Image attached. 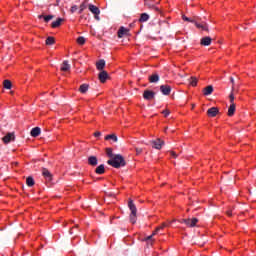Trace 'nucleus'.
Returning <instances> with one entry per match:
<instances>
[{
	"label": "nucleus",
	"mask_w": 256,
	"mask_h": 256,
	"mask_svg": "<svg viewBox=\"0 0 256 256\" xmlns=\"http://www.w3.org/2000/svg\"><path fill=\"white\" fill-rule=\"evenodd\" d=\"M87 9V5L85 4V2H83L81 5H80V9L78 11L79 15H81V13H83L84 10Z\"/></svg>",
	"instance_id": "obj_36"
},
{
	"label": "nucleus",
	"mask_w": 256,
	"mask_h": 256,
	"mask_svg": "<svg viewBox=\"0 0 256 256\" xmlns=\"http://www.w3.org/2000/svg\"><path fill=\"white\" fill-rule=\"evenodd\" d=\"M106 155L107 157H109L110 159H113V157H115L113 155V148H106Z\"/></svg>",
	"instance_id": "obj_34"
},
{
	"label": "nucleus",
	"mask_w": 256,
	"mask_h": 256,
	"mask_svg": "<svg viewBox=\"0 0 256 256\" xmlns=\"http://www.w3.org/2000/svg\"><path fill=\"white\" fill-rule=\"evenodd\" d=\"M149 19V14L142 13L139 18V23H146V21Z\"/></svg>",
	"instance_id": "obj_27"
},
{
	"label": "nucleus",
	"mask_w": 256,
	"mask_h": 256,
	"mask_svg": "<svg viewBox=\"0 0 256 256\" xmlns=\"http://www.w3.org/2000/svg\"><path fill=\"white\" fill-rule=\"evenodd\" d=\"M70 70H71V65H69V62L67 60H65L61 65L60 71L67 72Z\"/></svg>",
	"instance_id": "obj_18"
},
{
	"label": "nucleus",
	"mask_w": 256,
	"mask_h": 256,
	"mask_svg": "<svg viewBox=\"0 0 256 256\" xmlns=\"http://www.w3.org/2000/svg\"><path fill=\"white\" fill-rule=\"evenodd\" d=\"M190 85H191L192 87H197V78L191 77V78H190Z\"/></svg>",
	"instance_id": "obj_37"
},
{
	"label": "nucleus",
	"mask_w": 256,
	"mask_h": 256,
	"mask_svg": "<svg viewBox=\"0 0 256 256\" xmlns=\"http://www.w3.org/2000/svg\"><path fill=\"white\" fill-rule=\"evenodd\" d=\"M85 42H86L85 37L80 36L77 38L78 45H85Z\"/></svg>",
	"instance_id": "obj_35"
},
{
	"label": "nucleus",
	"mask_w": 256,
	"mask_h": 256,
	"mask_svg": "<svg viewBox=\"0 0 256 256\" xmlns=\"http://www.w3.org/2000/svg\"><path fill=\"white\" fill-rule=\"evenodd\" d=\"M94 137H101V132L100 131L95 132Z\"/></svg>",
	"instance_id": "obj_46"
},
{
	"label": "nucleus",
	"mask_w": 256,
	"mask_h": 256,
	"mask_svg": "<svg viewBox=\"0 0 256 256\" xmlns=\"http://www.w3.org/2000/svg\"><path fill=\"white\" fill-rule=\"evenodd\" d=\"M229 99H230V103H231V104L235 103V102H234V101H235V95L233 94V92L230 93Z\"/></svg>",
	"instance_id": "obj_38"
},
{
	"label": "nucleus",
	"mask_w": 256,
	"mask_h": 256,
	"mask_svg": "<svg viewBox=\"0 0 256 256\" xmlns=\"http://www.w3.org/2000/svg\"><path fill=\"white\" fill-rule=\"evenodd\" d=\"M26 185L28 187H33V185H35V179H33L32 176H29L27 179H26Z\"/></svg>",
	"instance_id": "obj_29"
},
{
	"label": "nucleus",
	"mask_w": 256,
	"mask_h": 256,
	"mask_svg": "<svg viewBox=\"0 0 256 256\" xmlns=\"http://www.w3.org/2000/svg\"><path fill=\"white\" fill-rule=\"evenodd\" d=\"M170 155L173 157V159H177V153L175 151H171Z\"/></svg>",
	"instance_id": "obj_42"
},
{
	"label": "nucleus",
	"mask_w": 256,
	"mask_h": 256,
	"mask_svg": "<svg viewBox=\"0 0 256 256\" xmlns=\"http://www.w3.org/2000/svg\"><path fill=\"white\" fill-rule=\"evenodd\" d=\"M182 223H185V225H187V227H195L197 225V223H199V219H197V218L183 219Z\"/></svg>",
	"instance_id": "obj_3"
},
{
	"label": "nucleus",
	"mask_w": 256,
	"mask_h": 256,
	"mask_svg": "<svg viewBox=\"0 0 256 256\" xmlns=\"http://www.w3.org/2000/svg\"><path fill=\"white\" fill-rule=\"evenodd\" d=\"M99 163V160L97 159V156H89L88 157V165L91 167H97Z\"/></svg>",
	"instance_id": "obj_16"
},
{
	"label": "nucleus",
	"mask_w": 256,
	"mask_h": 256,
	"mask_svg": "<svg viewBox=\"0 0 256 256\" xmlns=\"http://www.w3.org/2000/svg\"><path fill=\"white\" fill-rule=\"evenodd\" d=\"M162 114L164 115V117H167L168 115H171V111L169 109H165L162 111Z\"/></svg>",
	"instance_id": "obj_39"
},
{
	"label": "nucleus",
	"mask_w": 256,
	"mask_h": 256,
	"mask_svg": "<svg viewBox=\"0 0 256 256\" xmlns=\"http://www.w3.org/2000/svg\"><path fill=\"white\" fill-rule=\"evenodd\" d=\"M96 69L98 71H103V69H105V60H99L97 63H96Z\"/></svg>",
	"instance_id": "obj_24"
},
{
	"label": "nucleus",
	"mask_w": 256,
	"mask_h": 256,
	"mask_svg": "<svg viewBox=\"0 0 256 256\" xmlns=\"http://www.w3.org/2000/svg\"><path fill=\"white\" fill-rule=\"evenodd\" d=\"M207 115L209 117H217V115H219V108L211 107L210 109L207 110Z\"/></svg>",
	"instance_id": "obj_15"
},
{
	"label": "nucleus",
	"mask_w": 256,
	"mask_h": 256,
	"mask_svg": "<svg viewBox=\"0 0 256 256\" xmlns=\"http://www.w3.org/2000/svg\"><path fill=\"white\" fill-rule=\"evenodd\" d=\"M107 164L111 165V167H114V169H120V167H125V165H127V162L125 161L123 155L116 154L113 158L107 161Z\"/></svg>",
	"instance_id": "obj_1"
},
{
	"label": "nucleus",
	"mask_w": 256,
	"mask_h": 256,
	"mask_svg": "<svg viewBox=\"0 0 256 256\" xmlns=\"http://www.w3.org/2000/svg\"><path fill=\"white\" fill-rule=\"evenodd\" d=\"M202 93H203V95H205V97L211 95L213 93V86L209 85V86L203 88Z\"/></svg>",
	"instance_id": "obj_17"
},
{
	"label": "nucleus",
	"mask_w": 256,
	"mask_h": 256,
	"mask_svg": "<svg viewBox=\"0 0 256 256\" xmlns=\"http://www.w3.org/2000/svg\"><path fill=\"white\" fill-rule=\"evenodd\" d=\"M144 5L148 9H154V11H159V8L156 7L155 3H153V0H144Z\"/></svg>",
	"instance_id": "obj_13"
},
{
	"label": "nucleus",
	"mask_w": 256,
	"mask_h": 256,
	"mask_svg": "<svg viewBox=\"0 0 256 256\" xmlns=\"http://www.w3.org/2000/svg\"><path fill=\"white\" fill-rule=\"evenodd\" d=\"M143 97L146 101H151V100L155 99V92H153L151 90H145L143 93Z\"/></svg>",
	"instance_id": "obj_8"
},
{
	"label": "nucleus",
	"mask_w": 256,
	"mask_h": 256,
	"mask_svg": "<svg viewBox=\"0 0 256 256\" xmlns=\"http://www.w3.org/2000/svg\"><path fill=\"white\" fill-rule=\"evenodd\" d=\"M42 175L46 181H53V174L47 168L42 169Z\"/></svg>",
	"instance_id": "obj_9"
},
{
	"label": "nucleus",
	"mask_w": 256,
	"mask_h": 256,
	"mask_svg": "<svg viewBox=\"0 0 256 256\" xmlns=\"http://www.w3.org/2000/svg\"><path fill=\"white\" fill-rule=\"evenodd\" d=\"M3 85H4V89H11V87H13V84L11 83L10 80H4Z\"/></svg>",
	"instance_id": "obj_32"
},
{
	"label": "nucleus",
	"mask_w": 256,
	"mask_h": 256,
	"mask_svg": "<svg viewBox=\"0 0 256 256\" xmlns=\"http://www.w3.org/2000/svg\"><path fill=\"white\" fill-rule=\"evenodd\" d=\"M80 93H87L89 91V84H82L79 88Z\"/></svg>",
	"instance_id": "obj_30"
},
{
	"label": "nucleus",
	"mask_w": 256,
	"mask_h": 256,
	"mask_svg": "<svg viewBox=\"0 0 256 256\" xmlns=\"http://www.w3.org/2000/svg\"><path fill=\"white\" fill-rule=\"evenodd\" d=\"M128 207L131 211L129 216L130 223H132V225H135L137 223V206H135V203H133L132 199H129Z\"/></svg>",
	"instance_id": "obj_2"
},
{
	"label": "nucleus",
	"mask_w": 256,
	"mask_h": 256,
	"mask_svg": "<svg viewBox=\"0 0 256 256\" xmlns=\"http://www.w3.org/2000/svg\"><path fill=\"white\" fill-rule=\"evenodd\" d=\"M230 83H232V91H233L234 85H235V79L233 77H230Z\"/></svg>",
	"instance_id": "obj_44"
},
{
	"label": "nucleus",
	"mask_w": 256,
	"mask_h": 256,
	"mask_svg": "<svg viewBox=\"0 0 256 256\" xmlns=\"http://www.w3.org/2000/svg\"><path fill=\"white\" fill-rule=\"evenodd\" d=\"M160 91L162 95H171V86L170 85H161L160 86Z\"/></svg>",
	"instance_id": "obj_12"
},
{
	"label": "nucleus",
	"mask_w": 256,
	"mask_h": 256,
	"mask_svg": "<svg viewBox=\"0 0 256 256\" xmlns=\"http://www.w3.org/2000/svg\"><path fill=\"white\" fill-rule=\"evenodd\" d=\"M46 45H55V37L50 36L46 38Z\"/></svg>",
	"instance_id": "obj_31"
},
{
	"label": "nucleus",
	"mask_w": 256,
	"mask_h": 256,
	"mask_svg": "<svg viewBox=\"0 0 256 256\" xmlns=\"http://www.w3.org/2000/svg\"><path fill=\"white\" fill-rule=\"evenodd\" d=\"M96 175H103L105 173V165L101 164L95 169Z\"/></svg>",
	"instance_id": "obj_25"
},
{
	"label": "nucleus",
	"mask_w": 256,
	"mask_h": 256,
	"mask_svg": "<svg viewBox=\"0 0 256 256\" xmlns=\"http://www.w3.org/2000/svg\"><path fill=\"white\" fill-rule=\"evenodd\" d=\"M143 153V148H136V155H141Z\"/></svg>",
	"instance_id": "obj_41"
},
{
	"label": "nucleus",
	"mask_w": 256,
	"mask_h": 256,
	"mask_svg": "<svg viewBox=\"0 0 256 256\" xmlns=\"http://www.w3.org/2000/svg\"><path fill=\"white\" fill-rule=\"evenodd\" d=\"M88 9L89 11H91V13H93V15H95V19H99V14L101 13V10H99V7L93 4H89Z\"/></svg>",
	"instance_id": "obj_4"
},
{
	"label": "nucleus",
	"mask_w": 256,
	"mask_h": 256,
	"mask_svg": "<svg viewBox=\"0 0 256 256\" xmlns=\"http://www.w3.org/2000/svg\"><path fill=\"white\" fill-rule=\"evenodd\" d=\"M70 234H71V235L73 234V228H72V229H70Z\"/></svg>",
	"instance_id": "obj_48"
},
{
	"label": "nucleus",
	"mask_w": 256,
	"mask_h": 256,
	"mask_svg": "<svg viewBox=\"0 0 256 256\" xmlns=\"http://www.w3.org/2000/svg\"><path fill=\"white\" fill-rule=\"evenodd\" d=\"M154 236L155 235L151 234L150 236L146 237L145 241H151L152 242Z\"/></svg>",
	"instance_id": "obj_43"
},
{
	"label": "nucleus",
	"mask_w": 256,
	"mask_h": 256,
	"mask_svg": "<svg viewBox=\"0 0 256 256\" xmlns=\"http://www.w3.org/2000/svg\"><path fill=\"white\" fill-rule=\"evenodd\" d=\"M14 139H15V134L8 133L2 138V141L3 143H5V145H7L8 143H11V141H14Z\"/></svg>",
	"instance_id": "obj_10"
},
{
	"label": "nucleus",
	"mask_w": 256,
	"mask_h": 256,
	"mask_svg": "<svg viewBox=\"0 0 256 256\" xmlns=\"http://www.w3.org/2000/svg\"><path fill=\"white\" fill-rule=\"evenodd\" d=\"M194 25L195 27H197V29H201V31L209 32V26L207 25L206 22L199 23L196 21Z\"/></svg>",
	"instance_id": "obj_14"
},
{
	"label": "nucleus",
	"mask_w": 256,
	"mask_h": 256,
	"mask_svg": "<svg viewBox=\"0 0 256 256\" xmlns=\"http://www.w3.org/2000/svg\"><path fill=\"white\" fill-rule=\"evenodd\" d=\"M61 3V0H56V5H59Z\"/></svg>",
	"instance_id": "obj_47"
},
{
	"label": "nucleus",
	"mask_w": 256,
	"mask_h": 256,
	"mask_svg": "<svg viewBox=\"0 0 256 256\" xmlns=\"http://www.w3.org/2000/svg\"><path fill=\"white\" fill-rule=\"evenodd\" d=\"M149 83H157L159 81V74L154 73L148 78Z\"/></svg>",
	"instance_id": "obj_21"
},
{
	"label": "nucleus",
	"mask_w": 256,
	"mask_h": 256,
	"mask_svg": "<svg viewBox=\"0 0 256 256\" xmlns=\"http://www.w3.org/2000/svg\"><path fill=\"white\" fill-rule=\"evenodd\" d=\"M79 8L77 7V5H74L70 8V13H75V11H77Z\"/></svg>",
	"instance_id": "obj_40"
},
{
	"label": "nucleus",
	"mask_w": 256,
	"mask_h": 256,
	"mask_svg": "<svg viewBox=\"0 0 256 256\" xmlns=\"http://www.w3.org/2000/svg\"><path fill=\"white\" fill-rule=\"evenodd\" d=\"M30 135L31 137H39L41 135V128L39 127L32 128Z\"/></svg>",
	"instance_id": "obj_19"
},
{
	"label": "nucleus",
	"mask_w": 256,
	"mask_h": 256,
	"mask_svg": "<svg viewBox=\"0 0 256 256\" xmlns=\"http://www.w3.org/2000/svg\"><path fill=\"white\" fill-rule=\"evenodd\" d=\"M129 28H125L123 26H121L117 32V35L119 37V39H122V37H129Z\"/></svg>",
	"instance_id": "obj_5"
},
{
	"label": "nucleus",
	"mask_w": 256,
	"mask_h": 256,
	"mask_svg": "<svg viewBox=\"0 0 256 256\" xmlns=\"http://www.w3.org/2000/svg\"><path fill=\"white\" fill-rule=\"evenodd\" d=\"M61 23H63V18H57L56 21L51 23L52 29H57V27H61Z\"/></svg>",
	"instance_id": "obj_20"
},
{
	"label": "nucleus",
	"mask_w": 256,
	"mask_h": 256,
	"mask_svg": "<svg viewBox=\"0 0 256 256\" xmlns=\"http://www.w3.org/2000/svg\"><path fill=\"white\" fill-rule=\"evenodd\" d=\"M235 111H236L235 103L230 104V107L228 109V117H233V115H235Z\"/></svg>",
	"instance_id": "obj_23"
},
{
	"label": "nucleus",
	"mask_w": 256,
	"mask_h": 256,
	"mask_svg": "<svg viewBox=\"0 0 256 256\" xmlns=\"http://www.w3.org/2000/svg\"><path fill=\"white\" fill-rule=\"evenodd\" d=\"M182 19H183V21H187L188 23H194V25L197 22L195 19L189 18V17H187L185 15H182Z\"/></svg>",
	"instance_id": "obj_33"
},
{
	"label": "nucleus",
	"mask_w": 256,
	"mask_h": 256,
	"mask_svg": "<svg viewBox=\"0 0 256 256\" xmlns=\"http://www.w3.org/2000/svg\"><path fill=\"white\" fill-rule=\"evenodd\" d=\"M53 17V15H39L38 19H44L45 23H49Z\"/></svg>",
	"instance_id": "obj_26"
},
{
	"label": "nucleus",
	"mask_w": 256,
	"mask_h": 256,
	"mask_svg": "<svg viewBox=\"0 0 256 256\" xmlns=\"http://www.w3.org/2000/svg\"><path fill=\"white\" fill-rule=\"evenodd\" d=\"M152 145H153L152 146L153 149L161 150L162 147L165 145V141L158 138V139L152 141Z\"/></svg>",
	"instance_id": "obj_7"
},
{
	"label": "nucleus",
	"mask_w": 256,
	"mask_h": 256,
	"mask_svg": "<svg viewBox=\"0 0 256 256\" xmlns=\"http://www.w3.org/2000/svg\"><path fill=\"white\" fill-rule=\"evenodd\" d=\"M98 79L100 83H107V80L109 79V73L105 70H101V72L98 74Z\"/></svg>",
	"instance_id": "obj_6"
},
{
	"label": "nucleus",
	"mask_w": 256,
	"mask_h": 256,
	"mask_svg": "<svg viewBox=\"0 0 256 256\" xmlns=\"http://www.w3.org/2000/svg\"><path fill=\"white\" fill-rule=\"evenodd\" d=\"M212 41H213V39H211V37L205 36V37L201 38L200 45H202L203 47H209V45H211Z\"/></svg>",
	"instance_id": "obj_11"
},
{
	"label": "nucleus",
	"mask_w": 256,
	"mask_h": 256,
	"mask_svg": "<svg viewBox=\"0 0 256 256\" xmlns=\"http://www.w3.org/2000/svg\"><path fill=\"white\" fill-rule=\"evenodd\" d=\"M167 227V223H162L160 226H158L154 232H152V235H157L162 229H165Z\"/></svg>",
	"instance_id": "obj_28"
},
{
	"label": "nucleus",
	"mask_w": 256,
	"mask_h": 256,
	"mask_svg": "<svg viewBox=\"0 0 256 256\" xmlns=\"http://www.w3.org/2000/svg\"><path fill=\"white\" fill-rule=\"evenodd\" d=\"M226 215H228V217H233V211L228 210V211L226 212Z\"/></svg>",
	"instance_id": "obj_45"
},
{
	"label": "nucleus",
	"mask_w": 256,
	"mask_h": 256,
	"mask_svg": "<svg viewBox=\"0 0 256 256\" xmlns=\"http://www.w3.org/2000/svg\"><path fill=\"white\" fill-rule=\"evenodd\" d=\"M105 141H113V143H117L118 138L115 134H108L105 136Z\"/></svg>",
	"instance_id": "obj_22"
}]
</instances>
